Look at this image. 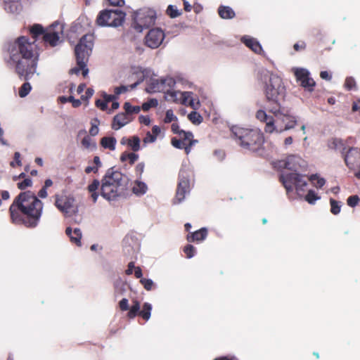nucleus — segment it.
<instances>
[{
	"instance_id": "obj_1",
	"label": "nucleus",
	"mask_w": 360,
	"mask_h": 360,
	"mask_svg": "<svg viewBox=\"0 0 360 360\" xmlns=\"http://www.w3.org/2000/svg\"><path fill=\"white\" fill-rule=\"evenodd\" d=\"M43 203L31 191L20 193L10 207L11 217L15 224L34 227L38 224Z\"/></svg>"
},
{
	"instance_id": "obj_2",
	"label": "nucleus",
	"mask_w": 360,
	"mask_h": 360,
	"mask_svg": "<svg viewBox=\"0 0 360 360\" xmlns=\"http://www.w3.org/2000/svg\"><path fill=\"white\" fill-rule=\"evenodd\" d=\"M268 110L273 116L268 115L263 110H259L256 113L257 119L265 123L264 131L266 133H281L296 126V118L290 115L288 110L282 105L270 107Z\"/></svg>"
},
{
	"instance_id": "obj_3",
	"label": "nucleus",
	"mask_w": 360,
	"mask_h": 360,
	"mask_svg": "<svg viewBox=\"0 0 360 360\" xmlns=\"http://www.w3.org/2000/svg\"><path fill=\"white\" fill-rule=\"evenodd\" d=\"M231 137L243 149L254 153L260 150L264 143L263 133L255 129L232 127Z\"/></svg>"
},
{
	"instance_id": "obj_4",
	"label": "nucleus",
	"mask_w": 360,
	"mask_h": 360,
	"mask_svg": "<svg viewBox=\"0 0 360 360\" xmlns=\"http://www.w3.org/2000/svg\"><path fill=\"white\" fill-rule=\"evenodd\" d=\"M124 176L118 171L108 169L102 179L101 194L108 200H113L124 190Z\"/></svg>"
},
{
	"instance_id": "obj_5",
	"label": "nucleus",
	"mask_w": 360,
	"mask_h": 360,
	"mask_svg": "<svg viewBox=\"0 0 360 360\" xmlns=\"http://www.w3.org/2000/svg\"><path fill=\"white\" fill-rule=\"evenodd\" d=\"M264 92L269 103L275 105L274 106L281 105V101L284 100L285 96V87L282 79L276 75L271 74L265 83Z\"/></svg>"
},
{
	"instance_id": "obj_6",
	"label": "nucleus",
	"mask_w": 360,
	"mask_h": 360,
	"mask_svg": "<svg viewBox=\"0 0 360 360\" xmlns=\"http://www.w3.org/2000/svg\"><path fill=\"white\" fill-rule=\"evenodd\" d=\"M37 48L34 41H29L26 37H20L15 41L11 49V59L15 63L21 61L18 58V54L23 58L24 60L37 59Z\"/></svg>"
},
{
	"instance_id": "obj_7",
	"label": "nucleus",
	"mask_w": 360,
	"mask_h": 360,
	"mask_svg": "<svg viewBox=\"0 0 360 360\" xmlns=\"http://www.w3.org/2000/svg\"><path fill=\"white\" fill-rule=\"evenodd\" d=\"M30 32L34 36L44 33L45 42L49 44L51 46H56L62 41L63 26L56 22L49 27L46 31H44L42 26L37 24L31 27Z\"/></svg>"
},
{
	"instance_id": "obj_8",
	"label": "nucleus",
	"mask_w": 360,
	"mask_h": 360,
	"mask_svg": "<svg viewBox=\"0 0 360 360\" xmlns=\"http://www.w3.org/2000/svg\"><path fill=\"white\" fill-rule=\"evenodd\" d=\"M94 37L91 34L83 36L75 48L77 63L79 67L84 68L91 53L94 46Z\"/></svg>"
},
{
	"instance_id": "obj_9",
	"label": "nucleus",
	"mask_w": 360,
	"mask_h": 360,
	"mask_svg": "<svg viewBox=\"0 0 360 360\" xmlns=\"http://www.w3.org/2000/svg\"><path fill=\"white\" fill-rule=\"evenodd\" d=\"M156 14L155 11L144 8L137 11L134 14V28L139 32L155 24Z\"/></svg>"
},
{
	"instance_id": "obj_10",
	"label": "nucleus",
	"mask_w": 360,
	"mask_h": 360,
	"mask_svg": "<svg viewBox=\"0 0 360 360\" xmlns=\"http://www.w3.org/2000/svg\"><path fill=\"white\" fill-rule=\"evenodd\" d=\"M125 14L119 10H105L100 12L96 22L100 26L118 27L124 20Z\"/></svg>"
},
{
	"instance_id": "obj_11",
	"label": "nucleus",
	"mask_w": 360,
	"mask_h": 360,
	"mask_svg": "<svg viewBox=\"0 0 360 360\" xmlns=\"http://www.w3.org/2000/svg\"><path fill=\"white\" fill-rule=\"evenodd\" d=\"M279 181L282 183L287 193L292 191L293 186H295L297 193L303 191L304 188L307 185L303 176L296 172L281 174L279 176Z\"/></svg>"
},
{
	"instance_id": "obj_12",
	"label": "nucleus",
	"mask_w": 360,
	"mask_h": 360,
	"mask_svg": "<svg viewBox=\"0 0 360 360\" xmlns=\"http://www.w3.org/2000/svg\"><path fill=\"white\" fill-rule=\"evenodd\" d=\"M55 205L58 210L66 215L70 216L77 212L75 200L71 196H56Z\"/></svg>"
},
{
	"instance_id": "obj_13",
	"label": "nucleus",
	"mask_w": 360,
	"mask_h": 360,
	"mask_svg": "<svg viewBox=\"0 0 360 360\" xmlns=\"http://www.w3.org/2000/svg\"><path fill=\"white\" fill-rule=\"evenodd\" d=\"M37 65V59L32 60L30 63L28 60L23 61H18L16 63V72L20 76H25L26 80L30 79L32 75L37 72L36 68Z\"/></svg>"
},
{
	"instance_id": "obj_14",
	"label": "nucleus",
	"mask_w": 360,
	"mask_h": 360,
	"mask_svg": "<svg viewBox=\"0 0 360 360\" xmlns=\"http://www.w3.org/2000/svg\"><path fill=\"white\" fill-rule=\"evenodd\" d=\"M164 38L165 34L161 29H151L145 37V44L150 49H157L161 45Z\"/></svg>"
},
{
	"instance_id": "obj_15",
	"label": "nucleus",
	"mask_w": 360,
	"mask_h": 360,
	"mask_svg": "<svg viewBox=\"0 0 360 360\" xmlns=\"http://www.w3.org/2000/svg\"><path fill=\"white\" fill-rule=\"evenodd\" d=\"M295 75L302 87L310 92L314 91L316 82L310 77L308 70L304 68L296 69Z\"/></svg>"
},
{
	"instance_id": "obj_16",
	"label": "nucleus",
	"mask_w": 360,
	"mask_h": 360,
	"mask_svg": "<svg viewBox=\"0 0 360 360\" xmlns=\"http://www.w3.org/2000/svg\"><path fill=\"white\" fill-rule=\"evenodd\" d=\"M346 165L350 169H360V149L350 148L344 155Z\"/></svg>"
},
{
	"instance_id": "obj_17",
	"label": "nucleus",
	"mask_w": 360,
	"mask_h": 360,
	"mask_svg": "<svg viewBox=\"0 0 360 360\" xmlns=\"http://www.w3.org/2000/svg\"><path fill=\"white\" fill-rule=\"evenodd\" d=\"M302 159L297 155H291L288 156L285 160L279 162V167L283 169L297 172L300 167V162Z\"/></svg>"
},
{
	"instance_id": "obj_18",
	"label": "nucleus",
	"mask_w": 360,
	"mask_h": 360,
	"mask_svg": "<svg viewBox=\"0 0 360 360\" xmlns=\"http://www.w3.org/2000/svg\"><path fill=\"white\" fill-rule=\"evenodd\" d=\"M240 41L255 53L259 55H264V51H263L260 43L257 40V39L248 35H245L241 37Z\"/></svg>"
},
{
	"instance_id": "obj_19",
	"label": "nucleus",
	"mask_w": 360,
	"mask_h": 360,
	"mask_svg": "<svg viewBox=\"0 0 360 360\" xmlns=\"http://www.w3.org/2000/svg\"><path fill=\"white\" fill-rule=\"evenodd\" d=\"M139 72L141 75L140 79L135 82L134 84L130 85V86H120L115 88V93L116 96H117L119 94L122 93H124L128 91V89L130 88L131 89H134L135 87L139 85L140 82H141L145 78L148 77L151 72V70L150 69H144V68H139Z\"/></svg>"
},
{
	"instance_id": "obj_20",
	"label": "nucleus",
	"mask_w": 360,
	"mask_h": 360,
	"mask_svg": "<svg viewBox=\"0 0 360 360\" xmlns=\"http://www.w3.org/2000/svg\"><path fill=\"white\" fill-rule=\"evenodd\" d=\"M189 180L185 177L181 179L176 191L175 202H181L185 198V194L189 191Z\"/></svg>"
},
{
	"instance_id": "obj_21",
	"label": "nucleus",
	"mask_w": 360,
	"mask_h": 360,
	"mask_svg": "<svg viewBox=\"0 0 360 360\" xmlns=\"http://www.w3.org/2000/svg\"><path fill=\"white\" fill-rule=\"evenodd\" d=\"M131 119L127 113H119L113 118L112 128L118 130L130 122Z\"/></svg>"
},
{
	"instance_id": "obj_22",
	"label": "nucleus",
	"mask_w": 360,
	"mask_h": 360,
	"mask_svg": "<svg viewBox=\"0 0 360 360\" xmlns=\"http://www.w3.org/2000/svg\"><path fill=\"white\" fill-rule=\"evenodd\" d=\"M148 93H155L164 91L163 83L161 79L150 78L146 89Z\"/></svg>"
},
{
	"instance_id": "obj_23",
	"label": "nucleus",
	"mask_w": 360,
	"mask_h": 360,
	"mask_svg": "<svg viewBox=\"0 0 360 360\" xmlns=\"http://www.w3.org/2000/svg\"><path fill=\"white\" fill-rule=\"evenodd\" d=\"M66 234L69 236L71 241L74 242L76 245L80 246L81 244V238H82V232L79 229L76 228L73 231L70 227L66 229Z\"/></svg>"
},
{
	"instance_id": "obj_24",
	"label": "nucleus",
	"mask_w": 360,
	"mask_h": 360,
	"mask_svg": "<svg viewBox=\"0 0 360 360\" xmlns=\"http://www.w3.org/2000/svg\"><path fill=\"white\" fill-rule=\"evenodd\" d=\"M5 10L11 13H18L21 11L18 0H4Z\"/></svg>"
},
{
	"instance_id": "obj_25",
	"label": "nucleus",
	"mask_w": 360,
	"mask_h": 360,
	"mask_svg": "<svg viewBox=\"0 0 360 360\" xmlns=\"http://www.w3.org/2000/svg\"><path fill=\"white\" fill-rule=\"evenodd\" d=\"M207 234L206 229L202 228L199 231L193 232L191 236H188V240L189 242L200 241L204 240Z\"/></svg>"
},
{
	"instance_id": "obj_26",
	"label": "nucleus",
	"mask_w": 360,
	"mask_h": 360,
	"mask_svg": "<svg viewBox=\"0 0 360 360\" xmlns=\"http://www.w3.org/2000/svg\"><path fill=\"white\" fill-rule=\"evenodd\" d=\"M100 182L97 179L94 180V181L88 186V191L89 193H91V197L94 202L97 200L98 196V193H96V191L98 190Z\"/></svg>"
},
{
	"instance_id": "obj_27",
	"label": "nucleus",
	"mask_w": 360,
	"mask_h": 360,
	"mask_svg": "<svg viewBox=\"0 0 360 360\" xmlns=\"http://www.w3.org/2000/svg\"><path fill=\"white\" fill-rule=\"evenodd\" d=\"M147 191V186L141 181H136L132 188V191L137 195L144 194Z\"/></svg>"
},
{
	"instance_id": "obj_28",
	"label": "nucleus",
	"mask_w": 360,
	"mask_h": 360,
	"mask_svg": "<svg viewBox=\"0 0 360 360\" xmlns=\"http://www.w3.org/2000/svg\"><path fill=\"white\" fill-rule=\"evenodd\" d=\"M116 139L113 137H103L101 139V144L105 148L110 150H115V148Z\"/></svg>"
},
{
	"instance_id": "obj_29",
	"label": "nucleus",
	"mask_w": 360,
	"mask_h": 360,
	"mask_svg": "<svg viewBox=\"0 0 360 360\" xmlns=\"http://www.w3.org/2000/svg\"><path fill=\"white\" fill-rule=\"evenodd\" d=\"M181 92L167 90L165 93V98L168 101L177 102L180 101Z\"/></svg>"
},
{
	"instance_id": "obj_30",
	"label": "nucleus",
	"mask_w": 360,
	"mask_h": 360,
	"mask_svg": "<svg viewBox=\"0 0 360 360\" xmlns=\"http://www.w3.org/2000/svg\"><path fill=\"white\" fill-rule=\"evenodd\" d=\"M152 310V305L148 302L143 304L142 309L140 310L139 314L146 321L150 318V312Z\"/></svg>"
},
{
	"instance_id": "obj_31",
	"label": "nucleus",
	"mask_w": 360,
	"mask_h": 360,
	"mask_svg": "<svg viewBox=\"0 0 360 360\" xmlns=\"http://www.w3.org/2000/svg\"><path fill=\"white\" fill-rule=\"evenodd\" d=\"M82 146L89 150H94L96 147V143L89 136H85L82 141Z\"/></svg>"
},
{
	"instance_id": "obj_32",
	"label": "nucleus",
	"mask_w": 360,
	"mask_h": 360,
	"mask_svg": "<svg viewBox=\"0 0 360 360\" xmlns=\"http://www.w3.org/2000/svg\"><path fill=\"white\" fill-rule=\"evenodd\" d=\"M309 180L317 188L323 187L326 183L325 179L319 177L317 174L311 175Z\"/></svg>"
},
{
	"instance_id": "obj_33",
	"label": "nucleus",
	"mask_w": 360,
	"mask_h": 360,
	"mask_svg": "<svg viewBox=\"0 0 360 360\" xmlns=\"http://www.w3.org/2000/svg\"><path fill=\"white\" fill-rule=\"evenodd\" d=\"M188 120L194 124H200L202 122V117L195 110L188 115Z\"/></svg>"
},
{
	"instance_id": "obj_34",
	"label": "nucleus",
	"mask_w": 360,
	"mask_h": 360,
	"mask_svg": "<svg viewBox=\"0 0 360 360\" xmlns=\"http://www.w3.org/2000/svg\"><path fill=\"white\" fill-rule=\"evenodd\" d=\"M128 145L131 148L136 152L140 149V139L138 136H133L131 139H129Z\"/></svg>"
},
{
	"instance_id": "obj_35",
	"label": "nucleus",
	"mask_w": 360,
	"mask_h": 360,
	"mask_svg": "<svg viewBox=\"0 0 360 360\" xmlns=\"http://www.w3.org/2000/svg\"><path fill=\"white\" fill-rule=\"evenodd\" d=\"M140 311V304L138 301H134V304L129 309L128 316L130 319L134 318Z\"/></svg>"
},
{
	"instance_id": "obj_36",
	"label": "nucleus",
	"mask_w": 360,
	"mask_h": 360,
	"mask_svg": "<svg viewBox=\"0 0 360 360\" xmlns=\"http://www.w3.org/2000/svg\"><path fill=\"white\" fill-rule=\"evenodd\" d=\"M172 130L174 133L181 134H183L184 135L185 139H190L193 137V134L191 132H186L183 130H179V125L177 124H172Z\"/></svg>"
},
{
	"instance_id": "obj_37",
	"label": "nucleus",
	"mask_w": 360,
	"mask_h": 360,
	"mask_svg": "<svg viewBox=\"0 0 360 360\" xmlns=\"http://www.w3.org/2000/svg\"><path fill=\"white\" fill-rule=\"evenodd\" d=\"M320 197L313 190H309L305 196V200L309 204H314Z\"/></svg>"
},
{
	"instance_id": "obj_38",
	"label": "nucleus",
	"mask_w": 360,
	"mask_h": 360,
	"mask_svg": "<svg viewBox=\"0 0 360 360\" xmlns=\"http://www.w3.org/2000/svg\"><path fill=\"white\" fill-rule=\"evenodd\" d=\"M124 109L127 114H137L140 112L141 108L139 106H132L129 103L126 102L124 104Z\"/></svg>"
},
{
	"instance_id": "obj_39",
	"label": "nucleus",
	"mask_w": 360,
	"mask_h": 360,
	"mask_svg": "<svg viewBox=\"0 0 360 360\" xmlns=\"http://www.w3.org/2000/svg\"><path fill=\"white\" fill-rule=\"evenodd\" d=\"M32 87L30 83L25 82L19 89V96L21 98L25 97L30 91Z\"/></svg>"
},
{
	"instance_id": "obj_40",
	"label": "nucleus",
	"mask_w": 360,
	"mask_h": 360,
	"mask_svg": "<svg viewBox=\"0 0 360 360\" xmlns=\"http://www.w3.org/2000/svg\"><path fill=\"white\" fill-rule=\"evenodd\" d=\"M330 212L335 215L339 214L340 212L341 207L339 205L338 202L336 201L335 200L331 198L330 200Z\"/></svg>"
},
{
	"instance_id": "obj_41",
	"label": "nucleus",
	"mask_w": 360,
	"mask_h": 360,
	"mask_svg": "<svg viewBox=\"0 0 360 360\" xmlns=\"http://www.w3.org/2000/svg\"><path fill=\"white\" fill-rule=\"evenodd\" d=\"M167 14L172 18H176L181 15L176 6L170 5L167 9Z\"/></svg>"
},
{
	"instance_id": "obj_42",
	"label": "nucleus",
	"mask_w": 360,
	"mask_h": 360,
	"mask_svg": "<svg viewBox=\"0 0 360 360\" xmlns=\"http://www.w3.org/2000/svg\"><path fill=\"white\" fill-rule=\"evenodd\" d=\"M344 86L347 90H352L356 87V82L353 77H347Z\"/></svg>"
},
{
	"instance_id": "obj_43",
	"label": "nucleus",
	"mask_w": 360,
	"mask_h": 360,
	"mask_svg": "<svg viewBox=\"0 0 360 360\" xmlns=\"http://www.w3.org/2000/svg\"><path fill=\"white\" fill-rule=\"evenodd\" d=\"M193 94L192 92L190 91H184L181 92V96H180V101L183 104H187L188 103V101H190L191 98V95Z\"/></svg>"
},
{
	"instance_id": "obj_44",
	"label": "nucleus",
	"mask_w": 360,
	"mask_h": 360,
	"mask_svg": "<svg viewBox=\"0 0 360 360\" xmlns=\"http://www.w3.org/2000/svg\"><path fill=\"white\" fill-rule=\"evenodd\" d=\"M158 104V101L156 99H150L149 101L144 103L142 105V108L143 110H148L152 107H155Z\"/></svg>"
},
{
	"instance_id": "obj_45",
	"label": "nucleus",
	"mask_w": 360,
	"mask_h": 360,
	"mask_svg": "<svg viewBox=\"0 0 360 360\" xmlns=\"http://www.w3.org/2000/svg\"><path fill=\"white\" fill-rule=\"evenodd\" d=\"M359 201V198L356 195L349 196L347 200V205L352 207L356 206Z\"/></svg>"
},
{
	"instance_id": "obj_46",
	"label": "nucleus",
	"mask_w": 360,
	"mask_h": 360,
	"mask_svg": "<svg viewBox=\"0 0 360 360\" xmlns=\"http://www.w3.org/2000/svg\"><path fill=\"white\" fill-rule=\"evenodd\" d=\"M163 83V88L165 89L166 86L169 88H172L175 85V80L172 77H167L165 79H162Z\"/></svg>"
},
{
	"instance_id": "obj_47",
	"label": "nucleus",
	"mask_w": 360,
	"mask_h": 360,
	"mask_svg": "<svg viewBox=\"0 0 360 360\" xmlns=\"http://www.w3.org/2000/svg\"><path fill=\"white\" fill-rule=\"evenodd\" d=\"M140 282L147 290H150L152 289L153 282L151 279L141 278Z\"/></svg>"
},
{
	"instance_id": "obj_48",
	"label": "nucleus",
	"mask_w": 360,
	"mask_h": 360,
	"mask_svg": "<svg viewBox=\"0 0 360 360\" xmlns=\"http://www.w3.org/2000/svg\"><path fill=\"white\" fill-rule=\"evenodd\" d=\"M32 185V180L30 179H26L23 181L18 184V188L21 190L25 189Z\"/></svg>"
},
{
	"instance_id": "obj_49",
	"label": "nucleus",
	"mask_w": 360,
	"mask_h": 360,
	"mask_svg": "<svg viewBox=\"0 0 360 360\" xmlns=\"http://www.w3.org/2000/svg\"><path fill=\"white\" fill-rule=\"evenodd\" d=\"M176 117L174 116L173 111L172 110H168L166 112V115L165 118V122L166 123L171 122L172 121L176 120Z\"/></svg>"
},
{
	"instance_id": "obj_50",
	"label": "nucleus",
	"mask_w": 360,
	"mask_h": 360,
	"mask_svg": "<svg viewBox=\"0 0 360 360\" xmlns=\"http://www.w3.org/2000/svg\"><path fill=\"white\" fill-rule=\"evenodd\" d=\"M155 136L153 135L150 132H148L146 134V137L143 139V141L144 143H153L156 140Z\"/></svg>"
},
{
	"instance_id": "obj_51",
	"label": "nucleus",
	"mask_w": 360,
	"mask_h": 360,
	"mask_svg": "<svg viewBox=\"0 0 360 360\" xmlns=\"http://www.w3.org/2000/svg\"><path fill=\"white\" fill-rule=\"evenodd\" d=\"M102 96H103L105 102H106L107 104H108V103H109L110 101H114L115 100H116L117 98L116 95H108L105 92L102 93Z\"/></svg>"
},
{
	"instance_id": "obj_52",
	"label": "nucleus",
	"mask_w": 360,
	"mask_h": 360,
	"mask_svg": "<svg viewBox=\"0 0 360 360\" xmlns=\"http://www.w3.org/2000/svg\"><path fill=\"white\" fill-rule=\"evenodd\" d=\"M96 124L92 123V126L89 130V133L91 136H96L98 133V127L97 126V123L99 122L98 120H95Z\"/></svg>"
},
{
	"instance_id": "obj_53",
	"label": "nucleus",
	"mask_w": 360,
	"mask_h": 360,
	"mask_svg": "<svg viewBox=\"0 0 360 360\" xmlns=\"http://www.w3.org/2000/svg\"><path fill=\"white\" fill-rule=\"evenodd\" d=\"M119 305L121 310H127L129 309L128 300L126 298H123L122 300H120Z\"/></svg>"
},
{
	"instance_id": "obj_54",
	"label": "nucleus",
	"mask_w": 360,
	"mask_h": 360,
	"mask_svg": "<svg viewBox=\"0 0 360 360\" xmlns=\"http://www.w3.org/2000/svg\"><path fill=\"white\" fill-rule=\"evenodd\" d=\"M188 104L195 110L198 109L200 105V101L198 100L195 101L193 98L190 99Z\"/></svg>"
},
{
	"instance_id": "obj_55",
	"label": "nucleus",
	"mask_w": 360,
	"mask_h": 360,
	"mask_svg": "<svg viewBox=\"0 0 360 360\" xmlns=\"http://www.w3.org/2000/svg\"><path fill=\"white\" fill-rule=\"evenodd\" d=\"M68 101L72 103L74 108H77L81 105V101L79 99H75L73 96L68 97Z\"/></svg>"
},
{
	"instance_id": "obj_56",
	"label": "nucleus",
	"mask_w": 360,
	"mask_h": 360,
	"mask_svg": "<svg viewBox=\"0 0 360 360\" xmlns=\"http://www.w3.org/2000/svg\"><path fill=\"white\" fill-rule=\"evenodd\" d=\"M293 48L296 51L304 50L306 48V44L304 41L301 42L300 44L296 43L294 44Z\"/></svg>"
},
{
	"instance_id": "obj_57",
	"label": "nucleus",
	"mask_w": 360,
	"mask_h": 360,
	"mask_svg": "<svg viewBox=\"0 0 360 360\" xmlns=\"http://www.w3.org/2000/svg\"><path fill=\"white\" fill-rule=\"evenodd\" d=\"M127 159L130 161L131 164H134L135 161H136L139 158L138 155L135 153H129L127 155Z\"/></svg>"
},
{
	"instance_id": "obj_58",
	"label": "nucleus",
	"mask_w": 360,
	"mask_h": 360,
	"mask_svg": "<svg viewBox=\"0 0 360 360\" xmlns=\"http://www.w3.org/2000/svg\"><path fill=\"white\" fill-rule=\"evenodd\" d=\"M96 105L98 108H100L102 110H105L107 108L108 104L106 103V102H105V101H102L101 100H97L96 101Z\"/></svg>"
},
{
	"instance_id": "obj_59",
	"label": "nucleus",
	"mask_w": 360,
	"mask_h": 360,
	"mask_svg": "<svg viewBox=\"0 0 360 360\" xmlns=\"http://www.w3.org/2000/svg\"><path fill=\"white\" fill-rule=\"evenodd\" d=\"M236 15L235 12L229 6H226V19H231Z\"/></svg>"
},
{
	"instance_id": "obj_60",
	"label": "nucleus",
	"mask_w": 360,
	"mask_h": 360,
	"mask_svg": "<svg viewBox=\"0 0 360 360\" xmlns=\"http://www.w3.org/2000/svg\"><path fill=\"white\" fill-rule=\"evenodd\" d=\"M172 144L177 148H182L184 147V143H182L181 141L177 140L176 139H173L172 140Z\"/></svg>"
},
{
	"instance_id": "obj_61",
	"label": "nucleus",
	"mask_w": 360,
	"mask_h": 360,
	"mask_svg": "<svg viewBox=\"0 0 360 360\" xmlns=\"http://www.w3.org/2000/svg\"><path fill=\"white\" fill-rule=\"evenodd\" d=\"M320 77L323 79H326V80H328V81H330L332 79L331 75L329 74V72H327V71H321V73H320Z\"/></svg>"
},
{
	"instance_id": "obj_62",
	"label": "nucleus",
	"mask_w": 360,
	"mask_h": 360,
	"mask_svg": "<svg viewBox=\"0 0 360 360\" xmlns=\"http://www.w3.org/2000/svg\"><path fill=\"white\" fill-rule=\"evenodd\" d=\"M108 1L112 6H122L124 4V0H108Z\"/></svg>"
},
{
	"instance_id": "obj_63",
	"label": "nucleus",
	"mask_w": 360,
	"mask_h": 360,
	"mask_svg": "<svg viewBox=\"0 0 360 360\" xmlns=\"http://www.w3.org/2000/svg\"><path fill=\"white\" fill-rule=\"evenodd\" d=\"M187 258H191L195 253V249H184Z\"/></svg>"
},
{
	"instance_id": "obj_64",
	"label": "nucleus",
	"mask_w": 360,
	"mask_h": 360,
	"mask_svg": "<svg viewBox=\"0 0 360 360\" xmlns=\"http://www.w3.org/2000/svg\"><path fill=\"white\" fill-rule=\"evenodd\" d=\"M94 93V91L93 89H91V88L87 89L86 91V96H82V99L84 100V99L89 98L90 97H91L93 96Z\"/></svg>"
}]
</instances>
